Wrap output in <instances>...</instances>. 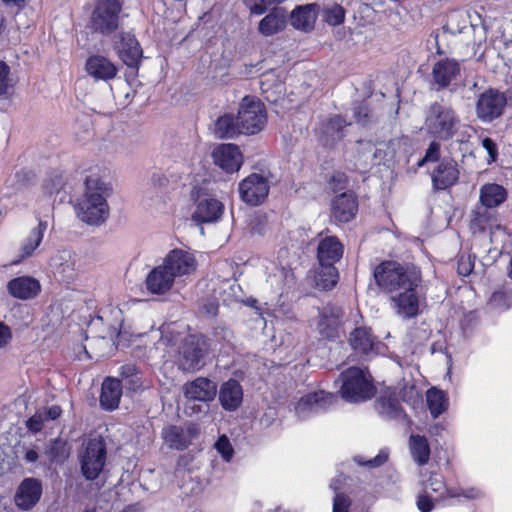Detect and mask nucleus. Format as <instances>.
<instances>
[{
  "instance_id": "1",
  "label": "nucleus",
  "mask_w": 512,
  "mask_h": 512,
  "mask_svg": "<svg viewBox=\"0 0 512 512\" xmlns=\"http://www.w3.org/2000/svg\"><path fill=\"white\" fill-rule=\"evenodd\" d=\"M373 276L384 292L392 294L390 305L397 316L411 319L419 314L422 277L417 267L384 261L375 267Z\"/></svg>"
},
{
  "instance_id": "2",
  "label": "nucleus",
  "mask_w": 512,
  "mask_h": 512,
  "mask_svg": "<svg viewBox=\"0 0 512 512\" xmlns=\"http://www.w3.org/2000/svg\"><path fill=\"white\" fill-rule=\"evenodd\" d=\"M110 192L108 183L98 177H88L85 192L76 206L77 216L89 225L103 223L109 216L107 197Z\"/></svg>"
},
{
  "instance_id": "3",
  "label": "nucleus",
  "mask_w": 512,
  "mask_h": 512,
  "mask_svg": "<svg viewBox=\"0 0 512 512\" xmlns=\"http://www.w3.org/2000/svg\"><path fill=\"white\" fill-rule=\"evenodd\" d=\"M460 126V118L450 105L434 102L428 107L424 128L434 138L448 141L457 135Z\"/></svg>"
},
{
  "instance_id": "4",
  "label": "nucleus",
  "mask_w": 512,
  "mask_h": 512,
  "mask_svg": "<svg viewBox=\"0 0 512 512\" xmlns=\"http://www.w3.org/2000/svg\"><path fill=\"white\" fill-rule=\"evenodd\" d=\"M340 393L348 402H363L371 399L375 394V387L371 376L366 370L350 367L340 374Z\"/></svg>"
},
{
  "instance_id": "5",
  "label": "nucleus",
  "mask_w": 512,
  "mask_h": 512,
  "mask_svg": "<svg viewBox=\"0 0 512 512\" xmlns=\"http://www.w3.org/2000/svg\"><path fill=\"white\" fill-rule=\"evenodd\" d=\"M122 4L119 0H98L90 18V28L97 33L110 35L118 29Z\"/></svg>"
},
{
  "instance_id": "6",
  "label": "nucleus",
  "mask_w": 512,
  "mask_h": 512,
  "mask_svg": "<svg viewBox=\"0 0 512 512\" xmlns=\"http://www.w3.org/2000/svg\"><path fill=\"white\" fill-rule=\"evenodd\" d=\"M237 120L242 134H256L260 132L266 124V108L259 99L253 96H246L242 99L240 104Z\"/></svg>"
},
{
  "instance_id": "7",
  "label": "nucleus",
  "mask_w": 512,
  "mask_h": 512,
  "mask_svg": "<svg viewBox=\"0 0 512 512\" xmlns=\"http://www.w3.org/2000/svg\"><path fill=\"white\" fill-rule=\"evenodd\" d=\"M423 492L434 496L435 501H445L448 498L476 500L483 497V492L477 487H447L443 477L438 474H431L426 481L422 482Z\"/></svg>"
},
{
  "instance_id": "8",
  "label": "nucleus",
  "mask_w": 512,
  "mask_h": 512,
  "mask_svg": "<svg viewBox=\"0 0 512 512\" xmlns=\"http://www.w3.org/2000/svg\"><path fill=\"white\" fill-rule=\"evenodd\" d=\"M207 344L203 338L190 335L178 350V366L185 372H194L204 365Z\"/></svg>"
},
{
  "instance_id": "9",
  "label": "nucleus",
  "mask_w": 512,
  "mask_h": 512,
  "mask_svg": "<svg viewBox=\"0 0 512 512\" xmlns=\"http://www.w3.org/2000/svg\"><path fill=\"white\" fill-rule=\"evenodd\" d=\"M470 230L473 235L483 234L489 231L491 243H498L505 237V229L498 223L495 212L485 207H477L471 213Z\"/></svg>"
},
{
  "instance_id": "10",
  "label": "nucleus",
  "mask_w": 512,
  "mask_h": 512,
  "mask_svg": "<svg viewBox=\"0 0 512 512\" xmlns=\"http://www.w3.org/2000/svg\"><path fill=\"white\" fill-rule=\"evenodd\" d=\"M105 462L106 446L104 441L100 438L89 439L81 456V469L85 478L96 479L103 470Z\"/></svg>"
},
{
  "instance_id": "11",
  "label": "nucleus",
  "mask_w": 512,
  "mask_h": 512,
  "mask_svg": "<svg viewBox=\"0 0 512 512\" xmlns=\"http://www.w3.org/2000/svg\"><path fill=\"white\" fill-rule=\"evenodd\" d=\"M338 401L337 395L325 391L309 393L301 397L294 405L295 415L300 420L329 409Z\"/></svg>"
},
{
  "instance_id": "12",
  "label": "nucleus",
  "mask_w": 512,
  "mask_h": 512,
  "mask_svg": "<svg viewBox=\"0 0 512 512\" xmlns=\"http://www.w3.org/2000/svg\"><path fill=\"white\" fill-rule=\"evenodd\" d=\"M507 99L503 93L488 90L479 95L476 101V115L483 123H491L502 116Z\"/></svg>"
},
{
  "instance_id": "13",
  "label": "nucleus",
  "mask_w": 512,
  "mask_h": 512,
  "mask_svg": "<svg viewBox=\"0 0 512 512\" xmlns=\"http://www.w3.org/2000/svg\"><path fill=\"white\" fill-rule=\"evenodd\" d=\"M268 179L257 173H253L243 179L239 184L241 199L249 205H259L268 196Z\"/></svg>"
},
{
  "instance_id": "14",
  "label": "nucleus",
  "mask_w": 512,
  "mask_h": 512,
  "mask_svg": "<svg viewBox=\"0 0 512 512\" xmlns=\"http://www.w3.org/2000/svg\"><path fill=\"white\" fill-rule=\"evenodd\" d=\"M344 319V311L341 306L327 304L318 310L316 330L323 338L333 339L337 336L339 327Z\"/></svg>"
},
{
  "instance_id": "15",
  "label": "nucleus",
  "mask_w": 512,
  "mask_h": 512,
  "mask_svg": "<svg viewBox=\"0 0 512 512\" xmlns=\"http://www.w3.org/2000/svg\"><path fill=\"white\" fill-rule=\"evenodd\" d=\"M113 46L125 65L130 68L138 67L142 57V49L133 34L129 32L117 34L114 37Z\"/></svg>"
},
{
  "instance_id": "16",
  "label": "nucleus",
  "mask_w": 512,
  "mask_h": 512,
  "mask_svg": "<svg viewBox=\"0 0 512 512\" xmlns=\"http://www.w3.org/2000/svg\"><path fill=\"white\" fill-rule=\"evenodd\" d=\"M349 342L356 353L367 358L383 354L386 349L384 344L375 341L370 329L366 327L355 328L350 334Z\"/></svg>"
},
{
  "instance_id": "17",
  "label": "nucleus",
  "mask_w": 512,
  "mask_h": 512,
  "mask_svg": "<svg viewBox=\"0 0 512 512\" xmlns=\"http://www.w3.org/2000/svg\"><path fill=\"white\" fill-rule=\"evenodd\" d=\"M374 144L375 149H377L379 164H389L406 157L411 150L410 139L406 136H398Z\"/></svg>"
},
{
  "instance_id": "18",
  "label": "nucleus",
  "mask_w": 512,
  "mask_h": 512,
  "mask_svg": "<svg viewBox=\"0 0 512 512\" xmlns=\"http://www.w3.org/2000/svg\"><path fill=\"white\" fill-rule=\"evenodd\" d=\"M162 261L177 279L189 276L197 269L195 255L184 249L171 250Z\"/></svg>"
},
{
  "instance_id": "19",
  "label": "nucleus",
  "mask_w": 512,
  "mask_h": 512,
  "mask_svg": "<svg viewBox=\"0 0 512 512\" xmlns=\"http://www.w3.org/2000/svg\"><path fill=\"white\" fill-rule=\"evenodd\" d=\"M177 278L162 261L149 271L145 278V286L153 295H164L174 286Z\"/></svg>"
},
{
  "instance_id": "20",
  "label": "nucleus",
  "mask_w": 512,
  "mask_h": 512,
  "mask_svg": "<svg viewBox=\"0 0 512 512\" xmlns=\"http://www.w3.org/2000/svg\"><path fill=\"white\" fill-rule=\"evenodd\" d=\"M213 162L226 173H234L240 170L243 156L239 147L235 144H220L213 149Z\"/></svg>"
},
{
  "instance_id": "21",
  "label": "nucleus",
  "mask_w": 512,
  "mask_h": 512,
  "mask_svg": "<svg viewBox=\"0 0 512 512\" xmlns=\"http://www.w3.org/2000/svg\"><path fill=\"white\" fill-rule=\"evenodd\" d=\"M42 483L36 478H25L18 486L15 495V505L23 510L32 509L41 499Z\"/></svg>"
},
{
  "instance_id": "22",
  "label": "nucleus",
  "mask_w": 512,
  "mask_h": 512,
  "mask_svg": "<svg viewBox=\"0 0 512 512\" xmlns=\"http://www.w3.org/2000/svg\"><path fill=\"white\" fill-rule=\"evenodd\" d=\"M460 62L455 59L445 58L436 62L432 69V81L438 89L456 85L460 77Z\"/></svg>"
},
{
  "instance_id": "23",
  "label": "nucleus",
  "mask_w": 512,
  "mask_h": 512,
  "mask_svg": "<svg viewBox=\"0 0 512 512\" xmlns=\"http://www.w3.org/2000/svg\"><path fill=\"white\" fill-rule=\"evenodd\" d=\"M183 394L188 401L208 403L217 394V384L206 377H198L183 385Z\"/></svg>"
},
{
  "instance_id": "24",
  "label": "nucleus",
  "mask_w": 512,
  "mask_h": 512,
  "mask_svg": "<svg viewBox=\"0 0 512 512\" xmlns=\"http://www.w3.org/2000/svg\"><path fill=\"white\" fill-rule=\"evenodd\" d=\"M224 210L223 204L214 197L199 196L192 219L197 223H211L220 219Z\"/></svg>"
},
{
  "instance_id": "25",
  "label": "nucleus",
  "mask_w": 512,
  "mask_h": 512,
  "mask_svg": "<svg viewBox=\"0 0 512 512\" xmlns=\"http://www.w3.org/2000/svg\"><path fill=\"white\" fill-rule=\"evenodd\" d=\"M85 70L94 81L103 82H109L118 73L116 65L109 58L99 54L88 57Z\"/></svg>"
},
{
  "instance_id": "26",
  "label": "nucleus",
  "mask_w": 512,
  "mask_h": 512,
  "mask_svg": "<svg viewBox=\"0 0 512 512\" xmlns=\"http://www.w3.org/2000/svg\"><path fill=\"white\" fill-rule=\"evenodd\" d=\"M375 406L379 414L387 419H406V414L394 389L383 390L377 398Z\"/></svg>"
},
{
  "instance_id": "27",
  "label": "nucleus",
  "mask_w": 512,
  "mask_h": 512,
  "mask_svg": "<svg viewBox=\"0 0 512 512\" xmlns=\"http://www.w3.org/2000/svg\"><path fill=\"white\" fill-rule=\"evenodd\" d=\"M8 293L19 300H30L35 298L41 291L40 282L28 275L11 279L7 283Z\"/></svg>"
},
{
  "instance_id": "28",
  "label": "nucleus",
  "mask_w": 512,
  "mask_h": 512,
  "mask_svg": "<svg viewBox=\"0 0 512 512\" xmlns=\"http://www.w3.org/2000/svg\"><path fill=\"white\" fill-rule=\"evenodd\" d=\"M357 210V200L351 193H342L332 201V216L338 222H349L355 217Z\"/></svg>"
},
{
  "instance_id": "29",
  "label": "nucleus",
  "mask_w": 512,
  "mask_h": 512,
  "mask_svg": "<svg viewBox=\"0 0 512 512\" xmlns=\"http://www.w3.org/2000/svg\"><path fill=\"white\" fill-rule=\"evenodd\" d=\"M459 177L457 164L453 159H443L432 174L433 185L436 189H446L452 186Z\"/></svg>"
},
{
  "instance_id": "30",
  "label": "nucleus",
  "mask_w": 512,
  "mask_h": 512,
  "mask_svg": "<svg viewBox=\"0 0 512 512\" xmlns=\"http://www.w3.org/2000/svg\"><path fill=\"white\" fill-rule=\"evenodd\" d=\"M343 251L344 247L337 237L326 236L318 244V262L335 265L342 258Z\"/></svg>"
},
{
  "instance_id": "31",
  "label": "nucleus",
  "mask_w": 512,
  "mask_h": 512,
  "mask_svg": "<svg viewBox=\"0 0 512 512\" xmlns=\"http://www.w3.org/2000/svg\"><path fill=\"white\" fill-rule=\"evenodd\" d=\"M50 267L62 280L68 281L75 275L77 269L76 257L70 250L58 251L51 258Z\"/></svg>"
},
{
  "instance_id": "32",
  "label": "nucleus",
  "mask_w": 512,
  "mask_h": 512,
  "mask_svg": "<svg viewBox=\"0 0 512 512\" xmlns=\"http://www.w3.org/2000/svg\"><path fill=\"white\" fill-rule=\"evenodd\" d=\"M243 390L237 380L230 379L224 382L219 390V401L223 409L235 411L242 403Z\"/></svg>"
},
{
  "instance_id": "33",
  "label": "nucleus",
  "mask_w": 512,
  "mask_h": 512,
  "mask_svg": "<svg viewBox=\"0 0 512 512\" xmlns=\"http://www.w3.org/2000/svg\"><path fill=\"white\" fill-rule=\"evenodd\" d=\"M122 395L121 381L107 377L102 383L100 405L104 410L113 411L115 410L120 402Z\"/></svg>"
},
{
  "instance_id": "34",
  "label": "nucleus",
  "mask_w": 512,
  "mask_h": 512,
  "mask_svg": "<svg viewBox=\"0 0 512 512\" xmlns=\"http://www.w3.org/2000/svg\"><path fill=\"white\" fill-rule=\"evenodd\" d=\"M317 8L316 4L296 7L290 17L292 26L305 32L312 30L317 19Z\"/></svg>"
},
{
  "instance_id": "35",
  "label": "nucleus",
  "mask_w": 512,
  "mask_h": 512,
  "mask_svg": "<svg viewBox=\"0 0 512 512\" xmlns=\"http://www.w3.org/2000/svg\"><path fill=\"white\" fill-rule=\"evenodd\" d=\"M355 168L361 172L367 171L373 165L379 164L377 149L371 141H359L355 151Z\"/></svg>"
},
{
  "instance_id": "36",
  "label": "nucleus",
  "mask_w": 512,
  "mask_h": 512,
  "mask_svg": "<svg viewBox=\"0 0 512 512\" xmlns=\"http://www.w3.org/2000/svg\"><path fill=\"white\" fill-rule=\"evenodd\" d=\"M46 229L47 223L40 221L38 225L31 230L28 236L22 241L19 247L18 259L13 261V264H18L22 260L32 256L42 242Z\"/></svg>"
},
{
  "instance_id": "37",
  "label": "nucleus",
  "mask_w": 512,
  "mask_h": 512,
  "mask_svg": "<svg viewBox=\"0 0 512 512\" xmlns=\"http://www.w3.org/2000/svg\"><path fill=\"white\" fill-rule=\"evenodd\" d=\"M287 24V15L281 8L273 9L259 23V32L264 36L274 35L285 29Z\"/></svg>"
},
{
  "instance_id": "38",
  "label": "nucleus",
  "mask_w": 512,
  "mask_h": 512,
  "mask_svg": "<svg viewBox=\"0 0 512 512\" xmlns=\"http://www.w3.org/2000/svg\"><path fill=\"white\" fill-rule=\"evenodd\" d=\"M164 442L172 449L184 450L191 441L190 430L180 426L171 425L162 430Z\"/></svg>"
},
{
  "instance_id": "39",
  "label": "nucleus",
  "mask_w": 512,
  "mask_h": 512,
  "mask_svg": "<svg viewBox=\"0 0 512 512\" xmlns=\"http://www.w3.org/2000/svg\"><path fill=\"white\" fill-rule=\"evenodd\" d=\"M339 280L338 270L333 264L319 263L315 271L314 282L319 290L329 291L333 289Z\"/></svg>"
},
{
  "instance_id": "40",
  "label": "nucleus",
  "mask_w": 512,
  "mask_h": 512,
  "mask_svg": "<svg viewBox=\"0 0 512 512\" xmlns=\"http://www.w3.org/2000/svg\"><path fill=\"white\" fill-rule=\"evenodd\" d=\"M506 198L507 191L499 184H485L480 190V201L482 203V207L487 209L499 206L506 200Z\"/></svg>"
},
{
  "instance_id": "41",
  "label": "nucleus",
  "mask_w": 512,
  "mask_h": 512,
  "mask_svg": "<svg viewBox=\"0 0 512 512\" xmlns=\"http://www.w3.org/2000/svg\"><path fill=\"white\" fill-rule=\"evenodd\" d=\"M350 124V122H347L346 119L340 115H335L329 118L327 122L323 124V134L326 137V143H333L341 140L345 135V127Z\"/></svg>"
},
{
  "instance_id": "42",
  "label": "nucleus",
  "mask_w": 512,
  "mask_h": 512,
  "mask_svg": "<svg viewBox=\"0 0 512 512\" xmlns=\"http://www.w3.org/2000/svg\"><path fill=\"white\" fill-rule=\"evenodd\" d=\"M214 132L218 138H233L242 134L237 117L231 114H225L217 119Z\"/></svg>"
},
{
  "instance_id": "43",
  "label": "nucleus",
  "mask_w": 512,
  "mask_h": 512,
  "mask_svg": "<svg viewBox=\"0 0 512 512\" xmlns=\"http://www.w3.org/2000/svg\"><path fill=\"white\" fill-rule=\"evenodd\" d=\"M409 443L414 461L420 466L427 464L430 457V447L427 439L421 435H411Z\"/></svg>"
},
{
  "instance_id": "44",
  "label": "nucleus",
  "mask_w": 512,
  "mask_h": 512,
  "mask_svg": "<svg viewBox=\"0 0 512 512\" xmlns=\"http://www.w3.org/2000/svg\"><path fill=\"white\" fill-rule=\"evenodd\" d=\"M427 404L433 418L439 417L448 408V398L442 390L430 388L426 393Z\"/></svg>"
},
{
  "instance_id": "45",
  "label": "nucleus",
  "mask_w": 512,
  "mask_h": 512,
  "mask_svg": "<svg viewBox=\"0 0 512 512\" xmlns=\"http://www.w3.org/2000/svg\"><path fill=\"white\" fill-rule=\"evenodd\" d=\"M488 307L496 312L506 311L512 307V288L505 284L496 290L488 301Z\"/></svg>"
},
{
  "instance_id": "46",
  "label": "nucleus",
  "mask_w": 512,
  "mask_h": 512,
  "mask_svg": "<svg viewBox=\"0 0 512 512\" xmlns=\"http://www.w3.org/2000/svg\"><path fill=\"white\" fill-rule=\"evenodd\" d=\"M119 374L127 389L136 391L141 387V377L138 369L133 364H125L119 368Z\"/></svg>"
},
{
  "instance_id": "47",
  "label": "nucleus",
  "mask_w": 512,
  "mask_h": 512,
  "mask_svg": "<svg viewBox=\"0 0 512 512\" xmlns=\"http://www.w3.org/2000/svg\"><path fill=\"white\" fill-rule=\"evenodd\" d=\"M345 9L339 4L326 5L322 10L323 21L330 26H338L345 20Z\"/></svg>"
},
{
  "instance_id": "48",
  "label": "nucleus",
  "mask_w": 512,
  "mask_h": 512,
  "mask_svg": "<svg viewBox=\"0 0 512 512\" xmlns=\"http://www.w3.org/2000/svg\"><path fill=\"white\" fill-rule=\"evenodd\" d=\"M214 447L224 461L230 462L234 455L233 446L226 435H221L215 442Z\"/></svg>"
},
{
  "instance_id": "49",
  "label": "nucleus",
  "mask_w": 512,
  "mask_h": 512,
  "mask_svg": "<svg viewBox=\"0 0 512 512\" xmlns=\"http://www.w3.org/2000/svg\"><path fill=\"white\" fill-rule=\"evenodd\" d=\"M284 1L285 0H244L251 14L254 15H262L266 12L269 5L280 4Z\"/></svg>"
},
{
  "instance_id": "50",
  "label": "nucleus",
  "mask_w": 512,
  "mask_h": 512,
  "mask_svg": "<svg viewBox=\"0 0 512 512\" xmlns=\"http://www.w3.org/2000/svg\"><path fill=\"white\" fill-rule=\"evenodd\" d=\"M388 459V453L384 450L379 451V453L371 458L366 460L363 456H355L354 460L357 464L361 466H368L371 468L379 467L383 465Z\"/></svg>"
},
{
  "instance_id": "51",
  "label": "nucleus",
  "mask_w": 512,
  "mask_h": 512,
  "mask_svg": "<svg viewBox=\"0 0 512 512\" xmlns=\"http://www.w3.org/2000/svg\"><path fill=\"white\" fill-rule=\"evenodd\" d=\"M34 178V174L31 170L21 169L17 171L13 178L9 179L12 185L16 186V189H20L28 184Z\"/></svg>"
},
{
  "instance_id": "52",
  "label": "nucleus",
  "mask_w": 512,
  "mask_h": 512,
  "mask_svg": "<svg viewBox=\"0 0 512 512\" xmlns=\"http://www.w3.org/2000/svg\"><path fill=\"white\" fill-rule=\"evenodd\" d=\"M435 498L432 495H429L423 491H421L417 497V508L420 512H431L435 507Z\"/></svg>"
},
{
  "instance_id": "53",
  "label": "nucleus",
  "mask_w": 512,
  "mask_h": 512,
  "mask_svg": "<svg viewBox=\"0 0 512 512\" xmlns=\"http://www.w3.org/2000/svg\"><path fill=\"white\" fill-rule=\"evenodd\" d=\"M11 87L9 67L6 63L0 61V96L7 94Z\"/></svg>"
},
{
  "instance_id": "54",
  "label": "nucleus",
  "mask_w": 512,
  "mask_h": 512,
  "mask_svg": "<svg viewBox=\"0 0 512 512\" xmlns=\"http://www.w3.org/2000/svg\"><path fill=\"white\" fill-rule=\"evenodd\" d=\"M63 185V179L60 172L55 171L53 175L46 179L44 182V188L47 193L53 194L54 192H58Z\"/></svg>"
},
{
  "instance_id": "55",
  "label": "nucleus",
  "mask_w": 512,
  "mask_h": 512,
  "mask_svg": "<svg viewBox=\"0 0 512 512\" xmlns=\"http://www.w3.org/2000/svg\"><path fill=\"white\" fill-rule=\"evenodd\" d=\"M350 498L342 493H336L333 498L332 512H349Z\"/></svg>"
},
{
  "instance_id": "56",
  "label": "nucleus",
  "mask_w": 512,
  "mask_h": 512,
  "mask_svg": "<svg viewBox=\"0 0 512 512\" xmlns=\"http://www.w3.org/2000/svg\"><path fill=\"white\" fill-rule=\"evenodd\" d=\"M45 421L44 413L40 410L27 420V427L33 432H39L43 428Z\"/></svg>"
},
{
  "instance_id": "57",
  "label": "nucleus",
  "mask_w": 512,
  "mask_h": 512,
  "mask_svg": "<svg viewBox=\"0 0 512 512\" xmlns=\"http://www.w3.org/2000/svg\"><path fill=\"white\" fill-rule=\"evenodd\" d=\"M474 268V262L471 256H461L458 260L457 271L462 276H468Z\"/></svg>"
},
{
  "instance_id": "58",
  "label": "nucleus",
  "mask_w": 512,
  "mask_h": 512,
  "mask_svg": "<svg viewBox=\"0 0 512 512\" xmlns=\"http://www.w3.org/2000/svg\"><path fill=\"white\" fill-rule=\"evenodd\" d=\"M482 146L489 155L488 163L491 164L496 161L498 157V148L496 143L489 137L482 140Z\"/></svg>"
},
{
  "instance_id": "59",
  "label": "nucleus",
  "mask_w": 512,
  "mask_h": 512,
  "mask_svg": "<svg viewBox=\"0 0 512 512\" xmlns=\"http://www.w3.org/2000/svg\"><path fill=\"white\" fill-rule=\"evenodd\" d=\"M353 116L357 123L365 125L369 116L368 108L365 104H356L353 107Z\"/></svg>"
},
{
  "instance_id": "60",
  "label": "nucleus",
  "mask_w": 512,
  "mask_h": 512,
  "mask_svg": "<svg viewBox=\"0 0 512 512\" xmlns=\"http://www.w3.org/2000/svg\"><path fill=\"white\" fill-rule=\"evenodd\" d=\"M440 155V144L438 142H431L429 145L423 161H436Z\"/></svg>"
},
{
  "instance_id": "61",
  "label": "nucleus",
  "mask_w": 512,
  "mask_h": 512,
  "mask_svg": "<svg viewBox=\"0 0 512 512\" xmlns=\"http://www.w3.org/2000/svg\"><path fill=\"white\" fill-rule=\"evenodd\" d=\"M157 349H166L172 348L175 345L174 336L172 334H168L166 331H162V336L160 340L156 344Z\"/></svg>"
},
{
  "instance_id": "62",
  "label": "nucleus",
  "mask_w": 512,
  "mask_h": 512,
  "mask_svg": "<svg viewBox=\"0 0 512 512\" xmlns=\"http://www.w3.org/2000/svg\"><path fill=\"white\" fill-rule=\"evenodd\" d=\"M276 417V410L274 408H268L260 418V424L263 427L267 428L274 423Z\"/></svg>"
},
{
  "instance_id": "63",
  "label": "nucleus",
  "mask_w": 512,
  "mask_h": 512,
  "mask_svg": "<svg viewBox=\"0 0 512 512\" xmlns=\"http://www.w3.org/2000/svg\"><path fill=\"white\" fill-rule=\"evenodd\" d=\"M12 339L10 328L4 323L0 322V349L4 348Z\"/></svg>"
},
{
  "instance_id": "64",
  "label": "nucleus",
  "mask_w": 512,
  "mask_h": 512,
  "mask_svg": "<svg viewBox=\"0 0 512 512\" xmlns=\"http://www.w3.org/2000/svg\"><path fill=\"white\" fill-rule=\"evenodd\" d=\"M41 411L44 413L46 420H56L62 413V410L58 405H53Z\"/></svg>"
}]
</instances>
